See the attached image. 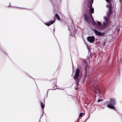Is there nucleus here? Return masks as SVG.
Wrapping results in <instances>:
<instances>
[{"label": "nucleus", "mask_w": 122, "mask_h": 122, "mask_svg": "<svg viewBox=\"0 0 122 122\" xmlns=\"http://www.w3.org/2000/svg\"><path fill=\"white\" fill-rule=\"evenodd\" d=\"M88 3L90 4L88 6L89 8V12L86 11V13L84 14V18L86 21L89 23L90 22H92L93 25L96 26L97 27V29L99 30H101L103 28H106L108 26L109 24V20L108 18L111 14V9H109V11L107 13V16L104 17V19L105 22L103 23L102 26L101 25V22L98 21L97 23H96L94 20L93 19L92 17V14L94 12V9L92 8V4L93 0H88Z\"/></svg>", "instance_id": "f257e3e1"}, {"label": "nucleus", "mask_w": 122, "mask_h": 122, "mask_svg": "<svg viewBox=\"0 0 122 122\" xmlns=\"http://www.w3.org/2000/svg\"><path fill=\"white\" fill-rule=\"evenodd\" d=\"M107 103H108L107 106L108 108L116 110V109L114 107V105L116 104L115 99L112 98H110L109 102H107Z\"/></svg>", "instance_id": "f03ea898"}, {"label": "nucleus", "mask_w": 122, "mask_h": 122, "mask_svg": "<svg viewBox=\"0 0 122 122\" xmlns=\"http://www.w3.org/2000/svg\"><path fill=\"white\" fill-rule=\"evenodd\" d=\"M80 72V69L79 68H78L76 71L75 74L73 77V78L76 82V84L77 86L79 83V80L78 79L80 76L79 75V73Z\"/></svg>", "instance_id": "7ed1b4c3"}, {"label": "nucleus", "mask_w": 122, "mask_h": 122, "mask_svg": "<svg viewBox=\"0 0 122 122\" xmlns=\"http://www.w3.org/2000/svg\"><path fill=\"white\" fill-rule=\"evenodd\" d=\"M87 41L91 43L93 42L95 40V37L94 36H89L87 38Z\"/></svg>", "instance_id": "20e7f679"}, {"label": "nucleus", "mask_w": 122, "mask_h": 122, "mask_svg": "<svg viewBox=\"0 0 122 122\" xmlns=\"http://www.w3.org/2000/svg\"><path fill=\"white\" fill-rule=\"evenodd\" d=\"M95 33L96 35L97 36H103L104 34V33H102L101 32L98 31V30H94Z\"/></svg>", "instance_id": "39448f33"}, {"label": "nucleus", "mask_w": 122, "mask_h": 122, "mask_svg": "<svg viewBox=\"0 0 122 122\" xmlns=\"http://www.w3.org/2000/svg\"><path fill=\"white\" fill-rule=\"evenodd\" d=\"M55 21V20L51 21L47 23H46L45 24L48 26H49L53 24Z\"/></svg>", "instance_id": "423d86ee"}, {"label": "nucleus", "mask_w": 122, "mask_h": 122, "mask_svg": "<svg viewBox=\"0 0 122 122\" xmlns=\"http://www.w3.org/2000/svg\"><path fill=\"white\" fill-rule=\"evenodd\" d=\"M55 16L58 20H60V16L58 14H56Z\"/></svg>", "instance_id": "0eeeda50"}, {"label": "nucleus", "mask_w": 122, "mask_h": 122, "mask_svg": "<svg viewBox=\"0 0 122 122\" xmlns=\"http://www.w3.org/2000/svg\"><path fill=\"white\" fill-rule=\"evenodd\" d=\"M41 106L42 107V109H43H43L44 107V106L42 102L41 103Z\"/></svg>", "instance_id": "6e6552de"}, {"label": "nucleus", "mask_w": 122, "mask_h": 122, "mask_svg": "<svg viewBox=\"0 0 122 122\" xmlns=\"http://www.w3.org/2000/svg\"><path fill=\"white\" fill-rule=\"evenodd\" d=\"M107 7L108 8H109V9H111V7H110V5H107Z\"/></svg>", "instance_id": "1a4fd4ad"}, {"label": "nucleus", "mask_w": 122, "mask_h": 122, "mask_svg": "<svg viewBox=\"0 0 122 122\" xmlns=\"http://www.w3.org/2000/svg\"><path fill=\"white\" fill-rule=\"evenodd\" d=\"M83 113H80L79 114V117H81L82 115H83Z\"/></svg>", "instance_id": "9d476101"}, {"label": "nucleus", "mask_w": 122, "mask_h": 122, "mask_svg": "<svg viewBox=\"0 0 122 122\" xmlns=\"http://www.w3.org/2000/svg\"><path fill=\"white\" fill-rule=\"evenodd\" d=\"M105 42L104 41H103L102 44L103 45H105Z\"/></svg>", "instance_id": "9b49d317"}, {"label": "nucleus", "mask_w": 122, "mask_h": 122, "mask_svg": "<svg viewBox=\"0 0 122 122\" xmlns=\"http://www.w3.org/2000/svg\"><path fill=\"white\" fill-rule=\"evenodd\" d=\"M102 101V100L101 99H99L98 100V101L99 102H100L101 101Z\"/></svg>", "instance_id": "f8f14e48"}, {"label": "nucleus", "mask_w": 122, "mask_h": 122, "mask_svg": "<svg viewBox=\"0 0 122 122\" xmlns=\"http://www.w3.org/2000/svg\"><path fill=\"white\" fill-rule=\"evenodd\" d=\"M107 2H110L109 0H105Z\"/></svg>", "instance_id": "ddd939ff"}, {"label": "nucleus", "mask_w": 122, "mask_h": 122, "mask_svg": "<svg viewBox=\"0 0 122 122\" xmlns=\"http://www.w3.org/2000/svg\"><path fill=\"white\" fill-rule=\"evenodd\" d=\"M75 89L77 90V88H75Z\"/></svg>", "instance_id": "4468645a"}, {"label": "nucleus", "mask_w": 122, "mask_h": 122, "mask_svg": "<svg viewBox=\"0 0 122 122\" xmlns=\"http://www.w3.org/2000/svg\"><path fill=\"white\" fill-rule=\"evenodd\" d=\"M119 30H120L119 29H118V31H119Z\"/></svg>", "instance_id": "2eb2a0df"}, {"label": "nucleus", "mask_w": 122, "mask_h": 122, "mask_svg": "<svg viewBox=\"0 0 122 122\" xmlns=\"http://www.w3.org/2000/svg\"><path fill=\"white\" fill-rule=\"evenodd\" d=\"M120 1H121V0H119Z\"/></svg>", "instance_id": "dca6fc26"}, {"label": "nucleus", "mask_w": 122, "mask_h": 122, "mask_svg": "<svg viewBox=\"0 0 122 122\" xmlns=\"http://www.w3.org/2000/svg\"><path fill=\"white\" fill-rule=\"evenodd\" d=\"M88 48H89V47L88 46Z\"/></svg>", "instance_id": "f3484780"}, {"label": "nucleus", "mask_w": 122, "mask_h": 122, "mask_svg": "<svg viewBox=\"0 0 122 122\" xmlns=\"http://www.w3.org/2000/svg\"><path fill=\"white\" fill-rule=\"evenodd\" d=\"M96 93L97 94V93H96Z\"/></svg>", "instance_id": "a211bd4d"}]
</instances>
